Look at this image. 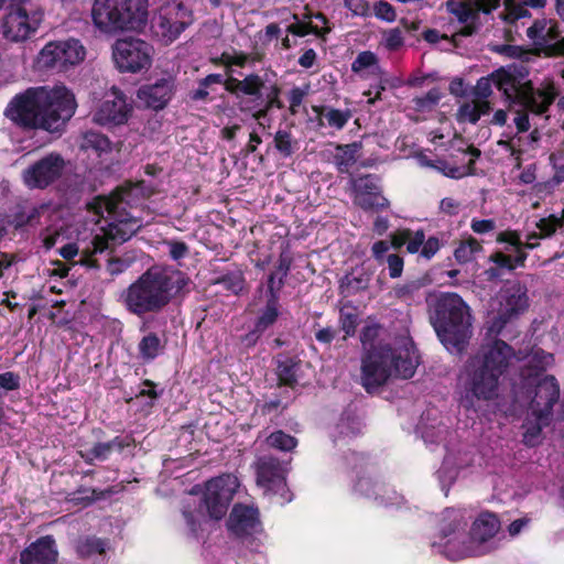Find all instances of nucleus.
<instances>
[{
    "instance_id": "nucleus-1",
    "label": "nucleus",
    "mask_w": 564,
    "mask_h": 564,
    "mask_svg": "<svg viewBox=\"0 0 564 564\" xmlns=\"http://www.w3.org/2000/svg\"><path fill=\"white\" fill-rule=\"evenodd\" d=\"M74 94L66 87H29L14 95L4 108V117L23 130L62 132L76 111Z\"/></svg>"
},
{
    "instance_id": "nucleus-2",
    "label": "nucleus",
    "mask_w": 564,
    "mask_h": 564,
    "mask_svg": "<svg viewBox=\"0 0 564 564\" xmlns=\"http://www.w3.org/2000/svg\"><path fill=\"white\" fill-rule=\"evenodd\" d=\"M513 357L514 349L502 339L481 345L477 354L467 359L459 377L460 404L470 410L476 402L495 400Z\"/></svg>"
},
{
    "instance_id": "nucleus-3",
    "label": "nucleus",
    "mask_w": 564,
    "mask_h": 564,
    "mask_svg": "<svg viewBox=\"0 0 564 564\" xmlns=\"http://www.w3.org/2000/svg\"><path fill=\"white\" fill-rule=\"evenodd\" d=\"M186 273L172 267L153 265L124 291L128 312L139 317L162 312L188 285Z\"/></svg>"
},
{
    "instance_id": "nucleus-4",
    "label": "nucleus",
    "mask_w": 564,
    "mask_h": 564,
    "mask_svg": "<svg viewBox=\"0 0 564 564\" xmlns=\"http://www.w3.org/2000/svg\"><path fill=\"white\" fill-rule=\"evenodd\" d=\"M149 18V0H95L93 23L105 34L141 31Z\"/></svg>"
},
{
    "instance_id": "nucleus-5",
    "label": "nucleus",
    "mask_w": 564,
    "mask_h": 564,
    "mask_svg": "<svg viewBox=\"0 0 564 564\" xmlns=\"http://www.w3.org/2000/svg\"><path fill=\"white\" fill-rule=\"evenodd\" d=\"M432 324L442 343L458 347L470 326L469 307L456 293L442 294L436 300Z\"/></svg>"
},
{
    "instance_id": "nucleus-6",
    "label": "nucleus",
    "mask_w": 564,
    "mask_h": 564,
    "mask_svg": "<svg viewBox=\"0 0 564 564\" xmlns=\"http://www.w3.org/2000/svg\"><path fill=\"white\" fill-rule=\"evenodd\" d=\"M491 79L496 88L505 97L513 102H518L529 111L543 115L558 96V89L553 82L545 83L542 88H534L533 85H520L511 76L506 67H500L491 73Z\"/></svg>"
},
{
    "instance_id": "nucleus-7",
    "label": "nucleus",
    "mask_w": 564,
    "mask_h": 564,
    "mask_svg": "<svg viewBox=\"0 0 564 564\" xmlns=\"http://www.w3.org/2000/svg\"><path fill=\"white\" fill-rule=\"evenodd\" d=\"M499 307L497 314L489 322L487 335L497 337L506 325L517 319L529 308L528 289L520 282L505 285L498 294Z\"/></svg>"
},
{
    "instance_id": "nucleus-8",
    "label": "nucleus",
    "mask_w": 564,
    "mask_h": 564,
    "mask_svg": "<svg viewBox=\"0 0 564 564\" xmlns=\"http://www.w3.org/2000/svg\"><path fill=\"white\" fill-rule=\"evenodd\" d=\"M239 488L238 477L232 474H221L206 481L202 506L210 519H223Z\"/></svg>"
},
{
    "instance_id": "nucleus-9",
    "label": "nucleus",
    "mask_w": 564,
    "mask_h": 564,
    "mask_svg": "<svg viewBox=\"0 0 564 564\" xmlns=\"http://www.w3.org/2000/svg\"><path fill=\"white\" fill-rule=\"evenodd\" d=\"M152 46L137 37H123L116 41L112 57L121 73H138L151 66Z\"/></svg>"
},
{
    "instance_id": "nucleus-10",
    "label": "nucleus",
    "mask_w": 564,
    "mask_h": 564,
    "mask_svg": "<svg viewBox=\"0 0 564 564\" xmlns=\"http://www.w3.org/2000/svg\"><path fill=\"white\" fill-rule=\"evenodd\" d=\"M391 360L392 348L389 345L367 349L361 358V383L367 392L383 386L392 376Z\"/></svg>"
},
{
    "instance_id": "nucleus-11",
    "label": "nucleus",
    "mask_w": 564,
    "mask_h": 564,
    "mask_svg": "<svg viewBox=\"0 0 564 564\" xmlns=\"http://www.w3.org/2000/svg\"><path fill=\"white\" fill-rule=\"evenodd\" d=\"M194 22L193 12L181 1H173L160 8L154 19L155 34L165 43L174 42Z\"/></svg>"
},
{
    "instance_id": "nucleus-12",
    "label": "nucleus",
    "mask_w": 564,
    "mask_h": 564,
    "mask_svg": "<svg viewBox=\"0 0 564 564\" xmlns=\"http://www.w3.org/2000/svg\"><path fill=\"white\" fill-rule=\"evenodd\" d=\"M380 181L376 174L352 177L349 184L354 205L366 213L388 210L390 202L382 193Z\"/></svg>"
},
{
    "instance_id": "nucleus-13",
    "label": "nucleus",
    "mask_w": 564,
    "mask_h": 564,
    "mask_svg": "<svg viewBox=\"0 0 564 564\" xmlns=\"http://www.w3.org/2000/svg\"><path fill=\"white\" fill-rule=\"evenodd\" d=\"M521 386L528 395L533 393L530 409L534 417L551 416L554 404L560 398V386L554 376L546 375L536 379H521Z\"/></svg>"
},
{
    "instance_id": "nucleus-14",
    "label": "nucleus",
    "mask_w": 564,
    "mask_h": 564,
    "mask_svg": "<svg viewBox=\"0 0 564 564\" xmlns=\"http://www.w3.org/2000/svg\"><path fill=\"white\" fill-rule=\"evenodd\" d=\"M66 162L62 154L51 152L29 165L22 173L26 187L46 189L64 174Z\"/></svg>"
},
{
    "instance_id": "nucleus-15",
    "label": "nucleus",
    "mask_w": 564,
    "mask_h": 564,
    "mask_svg": "<svg viewBox=\"0 0 564 564\" xmlns=\"http://www.w3.org/2000/svg\"><path fill=\"white\" fill-rule=\"evenodd\" d=\"M86 50L79 40L68 39L47 43L41 51V62L45 67L67 70L84 61Z\"/></svg>"
},
{
    "instance_id": "nucleus-16",
    "label": "nucleus",
    "mask_w": 564,
    "mask_h": 564,
    "mask_svg": "<svg viewBox=\"0 0 564 564\" xmlns=\"http://www.w3.org/2000/svg\"><path fill=\"white\" fill-rule=\"evenodd\" d=\"M198 83H200V86L207 88L214 84H221L225 90L236 98L248 96L260 99L263 97L262 90L265 87V80L257 73H250L242 79H238L234 76L224 78L221 74H209L199 79Z\"/></svg>"
},
{
    "instance_id": "nucleus-17",
    "label": "nucleus",
    "mask_w": 564,
    "mask_h": 564,
    "mask_svg": "<svg viewBox=\"0 0 564 564\" xmlns=\"http://www.w3.org/2000/svg\"><path fill=\"white\" fill-rule=\"evenodd\" d=\"M132 107L128 104L124 94L112 87L109 95L102 100L93 113V121L100 126H120L128 121Z\"/></svg>"
},
{
    "instance_id": "nucleus-18",
    "label": "nucleus",
    "mask_w": 564,
    "mask_h": 564,
    "mask_svg": "<svg viewBox=\"0 0 564 564\" xmlns=\"http://www.w3.org/2000/svg\"><path fill=\"white\" fill-rule=\"evenodd\" d=\"M257 484L272 494L281 495V497L290 501L286 497L289 490L286 488V469L283 464L273 456H262L256 464Z\"/></svg>"
},
{
    "instance_id": "nucleus-19",
    "label": "nucleus",
    "mask_w": 564,
    "mask_h": 564,
    "mask_svg": "<svg viewBox=\"0 0 564 564\" xmlns=\"http://www.w3.org/2000/svg\"><path fill=\"white\" fill-rule=\"evenodd\" d=\"M40 22L41 17L30 15L23 6H10L2 21L3 36L12 42L24 41L36 31Z\"/></svg>"
},
{
    "instance_id": "nucleus-20",
    "label": "nucleus",
    "mask_w": 564,
    "mask_h": 564,
    "mask_svg": "<svg viewBox=\"0 0 564 564\" xmlns=\"http://www.w3.org/2000/svg\"><path fill=\"white\" fill-rule=\"evenodd\" d=\"M58 551L53 535H44L32 542L20 553L21 564H55Z\"/></svg>"
},
{
    "instance_id": "nucleus-21",
    "label": "nucleus",
    "mask_w": 564,
    "mask_h": 564,
    "mask_svg": "<svg viewBox=\"0 0 564 564\" xmlns=\"http://www.w3.org/2000/svg\"><path fill=\"white\" fill-rule=\"evenodd\" d=\"M550 21L536 19L527 30V36L533 41V52L545 58L564 57V36L553 44H546L543 35Z\"/></svg>"
},
{
    "instance_id": "nucleus-22",
    "label": "nucleus",
    "mask_w": 564,
    "mask_h": 564,
    "mask_svg": "<svg viewBox=\"0 0 564 564\" xmlns=\"http://www.w3.org/2000/svg\"><path fill=\"white\" fill-rule=\"evenodd\" d=\"M174 84L171 79L161 78L154 84L143 85L138 90V98L153 110H162L173 96Z\"/></svg>"
},
{
    "instance_id": "nucleus-23",
    "label": "nucleus",
    "mask_w": 564,
    "mask_h": 564,
    "mask_svg": "<svg viewBox=\"0 0 564 564\" xmlns=\"http://www.w3.org/2000/svg\"><path fill=\"white\" fill-rule=\"evenodd\" d=\"M258 524V510L241 503L234 506L227 522L228 529L237 536L251 534Z\"/></svg>"
},
{
    "instance_id": "nucleus-24",
    "label": "nucleus",
    "mask_w": 564,
    "mask_h": 564,
    "mask_svg": "<svg viewBox=\"0 0 564 564\" xmlns=\"http://www.w3.org/2000/svg\"><path fill=\"white\" fill-rule=\"evenodd\" d=\"M302 361L297 357L280 356L276 359V377L279 387L294 389L297 383V373L301 370Z\"/></svg>"
},
{
    "instance_id": "nucleus-25",
    "label": "nucleus",
    "mask_w": 564,
    "mask_h": 564,
    "mask_svg": "<svg viewBox=\"0 0 564 564\" xmlns=\"http://www.w3.org/2000/svg\"><path fill=\"white\" fill-rule=\"evenodd\" d=\"M499 528L500 521L495 513L482 512L471 525L470 539L478 542H486L496 535Z\"/></svg>"
},
{
    "instance_id": "nucleus-26",
    "label": "nucleus",
    "mask_w": 564,
    "mask_h": 564,
    "mask_svg": "<svg viewBox=\"0 0 564 564\" xmlns=\"http://www.w3.org/2000/svg\"><path fill=\"white\" fill-rule=\"evenodd\" d=\"M335 149L336 153L333 156L334 164L339 173H348L349 169L358 160L362 143L355 141L348 144H336Z\"/></svg>"
},
{
    "instance_id": "nucleus-27",
    "label": "nucleus",
    "mask_w": 564,
    "mask_h": 564,
    "mask_svg": "<svg viewBox=\"0 0 564 564\" xmlns=\"http://www.w3.org/2000/svg\"><path fill=\"white\" fill-rule=\"evenodd\" d=\"M109 240L111 239L108 237V231L104 236L96 235L91 240V248L82 250L80 258L76 263L90 269H99L100 264L95 256L109 249Z\"/></svg>"
},
{
    "instance_id": "nucleus-28",
    "label": "nucleus",
    "mask_w": 564,
    "mask_h": 564,
    "mask_svg": "<svg viewBox=\"0 0 564 564\" xmlns=\"http://www.w3.org/2000/svg\"><path fill=\"white\" fill-rule=\"evenodd\" d=\"M165 349V343L160 336L150 332L144 335L138 344V352L144 362H151L156 359Z\"/></svg>"
},
{
    "instance_id": "nucleus-29",
    "label": "nucleus",
    "mask_w": 564,
    "mask_h": 564,
    "mask_svg": "<svg viewBox=\"0 0 564 564\" xmlns=\"http://www.w3.org/2000/svg\"><path fill=\"white\" fill-rule=\"evenodd\" d=\"M554 361V357L552 354H547L542 349L535 351L529 361L520 370L521 379H536L538 377H542L545 369Z\"/></svg>"
},
{
    "instance_id": "nucleus-30",
    "label": "nucleus",
    "mask_w": 564,
    "mask_h": 564,
    "mask_svg": "<svg viewBox=\"0 0 564 564\" xmlns=\"http://www.w3.org/2000/svg\"><path fill=\"white\" fill-rule=\"evenodd\" d=\"M488 261L495 264L494 267H490L484 271V275L489 282L499 280L505 271H514L512 256L506 254L500 250L492 252L489 256Z\"/></svg>"
},
{
    "instance_id": "nucleus-31",
    "label": "nucleus",
    "mask_w": 564,
    "mask_h": 564,
    "mask_svg": "<svg viewBox=\"0 0 564 564\" xmlns=\"http://www.w3.org/2000/svg\"><path fill=\"white\" fill-rule=\"evenodd\" d=\"M313 111L317 115L318 126H324L323 117L327 120L329 127L341 130L350 119V111H343L340 109L327 108L324 106H313Z\"/></svg>"
},
{
    "instance_id": "nucleus-32",
    "label": "nucleus",
    "mask_w": 564,
    "mask_h": 564,
    "mask_svg": "<svg viewBox=\"0 0 564 564\" xmlns=\"http://www.w3.org/2000/svg\"><path fill=\"white\" fill-rule=\"evenodd\" d=\"M108 547V539L88 535L78 541L76 552L82 558H90L96 555H104Z\"/></svg>"
},
{
    "instance_id": "nucleus-33",
    "label": "nucleus",
    "mask_w": 564,
    "mask_h": 564,
    "mask_svg": "<svg viewBox=\"0 0 564 564\" xmlns=\"http://www.w3.org/2000/svg\"><path fill=\"white\" fill-rule=\"evenodd\" d=\"M135 441L132 434L124 436H116L109 442L96 443V456H100V460H107L113 451L122 452L124 448L134 447Z\"/></svg>"
},
{
    "instance_id": "nucleus-34",
    "label": "nucleus",
    "mask_w": 564,
    "mask_h": 564,
    "mask_svg": "<svg viewBox=\"0 0 564 564\" xmlns=\"http://www.w3.org/2000/svg\"><path fill=\"white\" fill-rule=\"evenodd\" d=\"M80 149L93 151L98 156H101L104 153L111 151V142L105 134L89 130L82 135Z\"/></svg>"
},
{
    "instance_id": "nucleus-35",
    "label": "nucleus",
    "mask_w": 564,
    "mask_h": 564,
    "mask_svg": "<svg viewBox=\"0 0 564 564\" xmlns=\"http://www.w3.org/2000/svg\"><path fill=\"white\" fill-rule=\"evenodd\" d=\"M370 282V273L361 271L358 274L354 272L345 274L340 279V293L345 295H355L366 290Z\"/></svg>"
},
{
    "instance_id": "nucleus-36",
    "label": "nucleus",
    "mask_w": 564,
    "mask_h": 564,
    "mask_svg": "<svg viewBox=\"0 0 564 564\" xmlns=\"http://www.w3.org/2000/svg\"><path fill=\"white\" fill-rule=\"evenodd\" d=\"M482 251V246L473 236H468L467 239L462 240L454 250V257L460 264L471 262L475 260V256Z\"/></svg>"
},
{
    "instance_id": "nucleus-37",
    "label": "nucleus",
    "mask_w": 564,
    "mask_h": 564,
    "mask_svg": "<svg viewBox=\"0 0 564 564\" xmlns=\"http://www.w3.org/2000/svg\"><path fill=\"white\" fill-rule=\"evenodd\" d=\"M415 368L416 366L408 352L403 356L402 354H395V351L392 349V376L397 378L409 379L413 377Z\"/></svg>"
},
{
    "instance_id": "nucleus-38",
    "label": "nucleus",
    "mask_w": 564,
    "mask_h": 564,
    "mask_svg": "<svg viewBox=\"0 0 564 564\" xmlns=\"http://www.w3.org/2000/svg\"><path fill=\"white\" fill-rule=\"evenodd\" d=\"M564 226L563 218L557 217L556 215H550L547 217L541 218L536 223V228L540 232H531L528 235L529 240H536L552 237L558 228Z\"/></svg>"
},
{
    "instance_id": "nucleus-39",
    "label": "nucleus",
    "mask_w": 564,
    "mask_h": 564,
    "mask_svg": "<svg viewBox=\"0 0 564 564\" xmlns=\"http://www.w3.org/2000/svg\"><path fill=\"white\" fill-rule=\"evenodd\" d=\"M293 18H294L295 22L290 24L286 28L288 33H291L293 35L303 37L308 34H314L317 37L325 39V35L332 31V29L329 26L319 29L317 25L313 24L312 22L301 21L296 14H294Z\"/></svg>"
},
{
    "instance_id": "nucleus-40",
    "label": "nucleus",
    "mask_w": 564,
    "mask_h": 564,
    "mask_svg": "<svg viewBox=\"0 0 564 564\" xmlns=\"http://www.w3.org/2000/svg\"><path fill=\"white\" fill-rule=\"evenodd\" d=\"M445 6L446 10L455 15L460 23H467L478 17L479 11H477V7L473 8L470 1L447 0Z\"/></svg>"
},
{
    "instance_id": "nucleus-41",
    "label": "nucleus",
    "mask_w": 564,
    "mask_h": 564,
    "mask_svg": "<svg viewBox=\"0 0 564 564\" xmlns=\"http://www.w3.org/2000/svg\"><path fill=\"white\" fill-rule=\"evenodd\" d=\"M245 276L241 271H231L213 279L212 284L223 285L224 289L232 294H239L245 288Z\"/></svg>"
},
{
    "instance_id": "nucleus-42",
    "label": "nucleus",
    "mask_w": 564,
    "mask_h": 564,
    "mask_svg": "<svg viewBox=\"0 0 564 564\" xmlns=\"http://www.w3.org/2000/svg\"><path fill=\"white\" fill-rule=\"evenodd\" d=\"M105 497V492L96 488L79 487L77 490L68 495L67 500L74 506L89 507L96 500Z\"/></svg>"
},
{
    "instance_id": "nucleus-43",
    "label": "nucleus",
    "mask_w": 564,
    "mask_h": 564,
    "mask_svg": "<svg viewBox=\"0 0 564 564\" xmlns=\"http://www.w3.org/2000/svg\"><path fill=\"white\" fill-rule=\"evenodd\" d=\"M551 416L544 419L535 417L534 422H527L524 424L525 432L523 433V444L528 447H535L540 444V436L544 426L549 425Z\"/></svg>"
},
{
    "instance_id": "nucleus-44",
    "label": "nucleus",
    "mask_w": 564,
    "mask_h": 564,
    "mask_svg": "<svg viewBox=\"0 0 564 564\" xmlns=\"http://www.w3.org/2000/svg\"><path fill=\"white\" fill-rule=\"evenodd\" d=\"M279 307V301L267 300L265 306L263 307V310H261L254 323L258 329L265 332L278 321L280 314Z\"/></svg>"
},
{
    "instance_id": "nucleus-45",
    "label": "nucleus",
    "mask_w": 564,
    "mask_h": 564,
    "mask_svg": "<svg viewBox=\"0 0 564 564\" xmlns=\"http://www.w3.org/2000/svg\"><path fill=\"white\" fill-rule=\"evenodd\" d=\"M274 148L283 158H290L297 147V141L290 130H278L273 138Z\"/></svg>"
},
{
    "instance_id": "nucleus-46",
    "label": "nucleus",
    "mask_w": 564,
    "mask_h": 564,
    "mask_svg": "<svg viewBox=\"0 0 564 564\" xmlns=\"http://www.w3.org/2000/svg\"><path fill=\"white\" fill-rule=\"evenodd\" d=\"M121 202L120 195L113 196H97L91 203L88 204V210L102 216L104 213L112 215L117 212Z\"/></svg>"
},
{
    "instance_id": "nucleus-47",
    "label": "nucleus",
    "mask_w": 564,
    "mask_h": 564,
    "mask_svg": "<svg viewBox=\"0 0 564 564\" xmlns=\"http://www.w3.org/2000/svg\"><path fill=\"white\" fill-rule=\"evenodd\" d=\"M373 488L388 491V484L369 475H362L358 477L354 491L368 499L371 498Z\"/></svg>"
},
{
    "instance_id": "nucleus-48",
    "label": "nucleus",
    "mask_w": 564,
    "mask_h": 564,
    "mask_svg": "<svg viewBox=\"0 0 564 564\" xmlns=\"http://www.w3.org/2000/svg\"><path fill=\"white\" fill-rule=\"evenodd\" d=\"M359 324V316L355 308L346 310L345 307L339 311V326L345 333L344 339L352 337L356 334Z\"/></svg>"
},
{
    "instance_id": "nucleus-49",
    "label": "nucleus",
    "mask_w": 564,
    "mask_h": 564,
    "mask_svg": "<svg viewBox=\"0 0 564 564\" xmlns=\"http://www.w3.org/2000/svg\"><path fill=\"white\" fill-rule=\"evenodd\" d=\"M442 93L440 88L433 87L424 96H417L412 99L416 111L432 110L441 100Z\"/></svg>"
},
{
    "instance_id": "nucleus-50",
    "label": "nucleus",
    "mask_w": 564,
    "mask_h": 564,
    "mask_svg": "<svg viewBox=\"0 0 564 564\" xmlns=\"http://www.w3.org/2000/svg\"><path fill=\"white\" fill-rule=\"evenodd\" d=\"M267 441L271 447L284 452L292 451L297 445V440L294 436L286 434L281 430L271 433Z\"/></svg>"
},
{
    "instance_id": "nucleus-51",
    "label": "nucleus",
    "mask_w": 564,
    "mask_h": 564,
    "mask_svg": "<svg viewBox=\"0 0 564 564\" xmlns=\"http://www.w3.org/2000/svg\"><path fill=\"white\" fill-rule=\"evenodd\" d=\"M371 498L373 501H376L380 506H392V505H400L403 501V497L399 495L394 488H392L388 484V491L379 490L377 488H373L371 491Z\"/></svg>"
},
{
    "instance_id": "nucleus-52",
    "label": "nucleus",
    "mask_w": 564,
    "mask_h": 564,
    "mask_svg": "<svg viewBox=\"0 0 564 564\" xmlns=\"http://www.w3.org/2000/svg\"><path fill=\"white\" fill-rule=\"evenodd\" d=\"M251 98L256 100L253 97ZM259 100H262V107L252 115L253 119L257 121L265 119L273 109L284 108V102L281 100V97L265 95L264 99L261 97Z\"/></svg>"
},
{
    "instance_id": "nucleus-53",
    "label": "nucleus",
    "mask_w": 564,
    "mask_h": 564,
    "mask_svg": "<svg viewBox=\"0 0 564 564\" xmlns=\"http://www.w3.org/2000/svg\"><path fill=\"white\" fill-rule=\"evenodd\" d=\"M378 58L375 53L370 51L360 52L351 64V70L359 73L370 66L377 64Z\"/></svg>"
},
{
    "instance_id": "nucleus-54",
    "label": "nucleus",
    "mask_w": 564,
    "mask_h": 564,
    "mask_svg": "<svg viewBox=\"0 0 564 564\" xmlns=\"http://www.w3.org/2000/svg\"><path fill=\"white\" fill-rule=\"evenodd\" d=\"M373 12L378 19L386 22H393L397 19L395 9L384 0H380L375 3Z\"/></svg>"
},
{
    "instance_id": "nucleus-55",
    "label": "nucleus",
    "mask_w": 564,
    "mask_h": 564,
    "mask_svg": "<svg viewBox=\"0 0 564 564\" xmlns=\"http://www.w3.org/2000/svg\"><path fill=\"white\" fill-rule=\"evenodd\" d=\"M421 289L419 281H409L404 284H398L394 286V295L399 300H412L414 294Z\"/></svg>"
},
{
    "instance_id": "nucleus-56",
    "label": "nucleus",
    "mask_w": 564,
    "mask_h": 564,
    "mask_svg": "<svg viewBox=\"0 0 564 564\" xmlns=\"http://www.w3.org/2000/svg\"><path fill=\"white\" fill-rule=\"evenodd\" d=\"M285 281L281 280L276 273L271 272L267 281V300L280 301V291Z\"/></svg>"
},
{
    "instance_id": "nucleus-57",
    "label": "nucleus",
    "mask_w": 564,
    "mask_h": 564,
    "mask_svg": "<svg viewBox=\"0 0 564 564\" xmlns=\"http://www.w3.org/2000/svg\"><path fill=\"white\" fill-rule=\"evenodd\" d=\"M307 95V87H293L288 95V99L290 102L289 111L292 116H295L299 112V107L302 105L305 96Z\"/></svg>"
},
{
    "instance_id": "nucleus-58",
    "label": "nucleus",
    "mask_w": 564,
    "mask_h": 564,
    "mask_svg": "<svg viewBox=\"0 0 564 564\" xmlns=\"http://www.w3.org/2000/svg\"><path fill=\"white\" fill-rule=\"evenodd\" d=\"M164 243L169 247V256L175 261L185 258L189 252V248L184 241L172 239L165 240Z\"/></svg>"
},
{
    "instance_id": "nucleus-59",
    "label": "nucleus",
    "mask_w": 564,
    "mask_h": 564,
    "mask_svg": "<svg viewBox=\"0 0 564 564\" xmlns=\"http://www.w3.org/2000/svg\"><path fill=\"white\" fill-rule=\"evenodd\" d=\"M456 117L459 122L468 121L475 124L479 120V112L476 111L474 104L464 102L459 106Z\"/></svg>"
},
{
    "instance_id": "nucleus-60",
    "label": "nucleus",
    "mask_w": 564,
    "mask_h": 564,
    "mask_svg": "<svg viewBox=\"0 0 564 564\" xmlns=\"http://www.w3.org/2000/svg\"><path fill=\"white\" fill-rule=\"evenodd\" d=\"M21 386V378L19 373L13 371H6L0 373V388L6 391L19 390Z\"/></svg>"
},
{
    "instance_id": "nucleus-61",
    "label": "nucleus",
    "mask_w": 564,
    "mask_h": 564,
    "mask_svg": "<svg viewBox=\"0 0 564 564\" xmlns=\"http://www.w3.org/2000/svg\"><path fill=\"white\" fill-rule=\"evenodd\" d=\"M386 260L388 263L389 276L391 279L400 278L402 275L404 267L403 258L397 253H392L389 254Z\"/></svg>"
},
{
    "instance_id": "nucleus-62",
    "label": "nucleus",
    "mask_w": 564,
    "mask_h": 564,
    "mask_svg": "<svg viewBox=\"0 0 564 564\" xmlns=\"http://www.w3.org/2000/svg\"><path fill=\"white\" fill-rule=\"evenodd\" d=\"M496 241L498 243H508L513 248L523 247L520 234L517 230L512 229L500 231L496 237Z\"/></svg>"
},
{
    "instance_id": "nucleus-63",
    "label": "nucleus",
    "mask_w": 564,
    "mask_h": 564,
    "mask_svg": "<svg viewBox=\"0 0 564 564\" xmlns=\"http://www.w3.org/2000/svg\"><path fill=\"white\" fill-rule=\"evenodd\" d=\"M379 336V325H366L362 327L360 332V341L362 346L366 348L369 346V348L376 347L373 345L375 340Z\"/></svg>"
},
{
    "instance_id": "nucleus-64",
    "label": "nucleus",
    "mask_w": 564,
    "mask_h": 564,
    "mask_svg": "<svg viewBox=\"0 0 564 564\" xmlns=\"http://www.w3.org/2000/svg\"><path fill=\"white\" fill-rule=\"evenodd\" d=\"M403 36L400 29L394 28L389 30L384 36V45L389 51H398L403 45Z\"/></svg>"
}]
</instances>
